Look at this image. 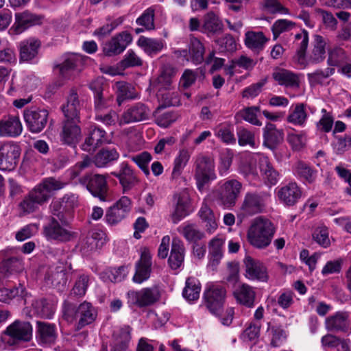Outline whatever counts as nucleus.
Instances as JSON below:
<instances>
[{
  "instance_id": "393cba45",
  "label": "nucleus",
  "mask_w": 351,
  "mask_h": 351,
  "mask_svg": "<svg viewBox=\"0 0 351 351\" xmlns=\"http://www.w3.org/2000/svg\"><path fill=\"white\" fill-rule=\"evenodd\" d=\"M243 263L247 278L261 281L267 280L266 268L261 262L254 260L250 256H246L243 260Z\"/></svg>"
},
{
  "instance_id": "f704fd0d",
  "label": "nucleus",
  "mask_w": 351,
  "mask_h": 351,
  "mask_svg": "<svg viewBox=\"0 0 351 351\" xmlns=\"http://www.w3.org/2000/svg\"><path fill=\"white\" fill-rule=\"evenodd\" d=\"M223 25L218 16L213 12L204 15L201 32L208 36L219 34L223 30Z\"/></svg>"
},
{
  "instance_id": "bf43d9fd",
  "label": "nucleus",
  "mask_w": 351,
  "mask_h": 351,
  "mask_svg": "<svg viewBox=\"0 0 351 351\" xmlns=\"http://www.w3.org/2000/svg\"><path fill=\"white\" fill-rule=\"evenodd\" d=\"M178 231L189 241L197 243L201 240L204 234L202 232L197 229L195 225L189 224L178 228Z\"/></svg>"
},
{
  "instance_id": "20e7f679",
  "label": "nucleus",
  "mask_w": 351,
  "mask_h": 351,
  "mask_svg": "<svg viewBox=\"0 0 351 351\" xmlns=\"http://www.w3.org/2000/svg\"><path fill=\"white\" fill-rule=\"evenodd\" d=\"M194 179L197 190L202 193L211 182L217 179L214 159L199 154L195 158Z\"/></svg>"
},
{
  "instance_id": "4be33fe9",
  "label": "nucleus",
  "mask_w": 351,
  "mask_h": 351,
  "mask_svg": "<svg viewBox=\"0 0 351 351\" xmlns=\"http://www.w3.org/2000/svg\"><path fill=\"white\" fill-rule=\"evenodd\" d=\"M350 326L349 314L344 311H338L325 321L326 329L334 332H346L350 330Z\"/></svg>"
},
{
  "instance_id": "a18cd8bd",
  "label": "nucleus",
  "mask_w": 351,
  "mask_h": 351,
  "mask_svg": "<svg viewBox=\"0 0 351 351\" xmlns=\"http://www.w3.org/2000/svg\"><path fill=\"white\" fill-rule=\"evenodd\" d=\"M49 209L51 213L50 217H55L60 222H70L73 219V213L60 199L53 201L50 204Z\"/></svg>"
},
{
  "instance_id": "338daca9",
  "label": "nucleus",
  "mask_w": 351,
  "mask_h": 351,
  "mask_svg": "<svg viewBox=\"0 0 351 351\" xmlns=\"http://www.w3.org/2000/svg\"><path fill=\"white\" fill-rule=\"evenodd\" d=\"M90 281V276L84 274L79 275L72 289V293L77 296L84 295L87 291Z\"/></svg>"
},
{
  "instance_id": "864d4df0",
  "label": "nucleus",
  "mask_w": 351,
  "mask_h": 351,
  "mask_svg": "<svg viewBox=\"0 0 351 351\" xmlns=\"http://www.w3.org/2000/svg\"><path fill=\"white\" fill-rule=\"evenodd\" d=\"M128 274L127 266H120L117 268H112L101 274V278L105 282H121L125 279Z\"/></svg>"
},
{
  "instance_id": "a19ab883",
  "label": "nucleus",
  "mask_w": 351,
  "mask_h": 351,
  "mask_svg": "<svg viewBox=\"0 0 351 351\" xmlns=\"http://www.w3.org/2000/svg\"><path fill=\"white\" fill-rule=\"evenodd\" d=\"M272 76L274 79L281 86L286 87L298 88L300 86L299 79L297 75L286 70L277 69L274 71Z\"/></svg>"
},
{
  "instance_id": "cd10ccee",
  "label": "nucleus",
  "mask_w": 351,
  "mask_h": 351,
  "mask_svg": "<svg viewBox=\"0 0 351 351\" xmlns=\"http://www.w3.org/2000/svg\"><path fill=\"white\" fill-rule=\"evenodd\" d=\"M284 132L282 130H279L276 125L267 123L263 128V145L274 149L283 141Z\"/></svg>"
},
{
  "instance_id": "4468645a",
  "label": "nucleus",
  "mask_w": 351,
  "mask_h": 351,
  "mask_svg": "<svg viewBox=\"0 0 351 351\" xmlns=\"http://www.w3.org/2000/svg\"><path fill=\"white\" fill-rule=\"evenodd\" d=\"M326 39L323 36L316 34L314 36L313 47L308 56H304V64H300L301 69H304L309 65L318 64L323 62L326 57Z\"/></svg>"
},
{
  "instance_id": "bb28decb",
  "label": "nucleus",
  "mask_w": 351,
  "mask_h": 351,
  "mask_svg": "<svg viewBox=\"0 0 351 351\" xmlns=\"http://www.w3.org/2000/svg\"><path fill=\"white\" fill-rule=\"evenodd\" d=\"M82 64V58L75 53L65 54L62 57V62L57 65L60 74L64 77H70L75 71H80V66Z\"/></svg>"
},
{
  "instance_id": "5701e85b",
  "label": "nucleus",
  "mask_w": 351,
  "mask_h": 351,
  "mask_svg": "<svg viewBox=\"0 0 351 351\" xmlns=\"http://www.w3.org/2000/svg\"><path fill=\"white\" fill-rule=\"evenodd\" d=\"M5 334L12 337L14 341L30 340L32 336V327L27 322L16 320L7 327Z\"/></svg>"
},
{
  "instance_id": "58836bf2",
  "label": "nucleus",
  "mask_w": 351,
  "mask_h": 351,
  "mask_svg": "<svg viewBox=\"0 0 351 351\" xmlns=\"http://www.w3.org/2000/svg\"><path fill=\"white\" fill-rule=\"evenodd\" d=\"M40 45V42L34 38H29L21 42L19 45L20 60L26 62L34 58L38 54Z\"/></svg>"
},
{
  "instance_id": "c9c22d12",
  "label": "nucleus",
  "mask_w": 351,
  "mask_h": 351,
  "mask_svg": "<svg viewBox=\"0 0 351 351\" xmlns=\"http://www.w3.org/2000/svg\"><path fill=\"white\" fill-rule=\"evenodd\" d=\"M307 118L306 105L303 103H298L293 105L289 109L287 121L295 126H304Z\"/></svg>"
},
{
  "instance_id": "680f3d73",
  "label": "nucleus",
  "mask_w": 351,
  "mask_h": 351,
  "mask_svg": "<svg viewBox=\"0 0 351 351\" xmlns=\"http://www.w3.org/2000/svg\"><path fill=\"white\" fill-rule=\"evenodd\" d=\"M25 289L22 285L13 289L3 288L0 289V301L9 303L15 297H25Z\"/></svg>"
},
{
  "instance_id": "f03ea898",
  "label": "nucleus",
  "mask_w": 351,
  "mask_h": 351,
  "mask_svg": "<svg viewBox=\"0 0 351 351\" xmlns=\"http://www.w3.org/2000/svg\"><path fill=\"white\" fill-rule=\"evenodd\" d=\"M276 228L268 219L263 217L255 218L247 231L249 243L257 249L268 247L274 238Z\"/></svg>"
},
{
  "instance_id": "6e6552de",
  "label": "nucleus",
  "mask_w": 351,
  "mask_h": 351,
  "mask_svg": "<svg viewBox=\"0 0 351 351\" xmlns=\"http://www.w3.org/2000/svg\"><path fill=\"white\" fill-rule=\"evenodd\" d=\"M21 152L19 145L14 141L0 143V170H14L19 163Z\"/></svg>"
},
{
  "instance_id": "69168bd1",
  "label": "nucleus",
  "mask_w": 351,
  "mask_h": 351,
  "mask_svg": "<svg viewBox=\"0 0 351 351\" xmlns=\"http://www.w3.org/2000/svg\"><path fill=\"white\" fill-rule=\"evenodd\" d=\"M321 342L324 347L335 348L337 346H341V351H350L348 343L346 340L341 339L331 334H328L322 337Z\"/></svg>"
},
{
  "instance_id": "473e14b6",
  "label": "nucleus",
  "mask_w": 351,
  "mask_h": 351,
  "mask_svg": "<svg viewBox=\"0 0 351 351\" xmlns=\"http://www.w3.org/2000/svg\"><path fill=\"white\" fill-rule=\"evenodd\" d=\"M293 44L296 47V52L293 56V61L298 66L304 64V56L308 45V32L306 29L301 30L294 36Z\"/></svg>"
},
{
  "instance_id": "f3484780",
  "label": "nucleus",
  "mask_w": 351,
  "mask_h": 351,
  "mask_svg": "<svg viewBox=\"0 0 351 351\" xmlns=\"http://www.w3.org/2000/svg\"><path fill=\"white\" fill-rule=\"evenodd\" d=\"M104 82L102 78H97L92 81L89 88L94 93V108L95 114L101 112L110 107L112 101V97L104 93Z\"/></svg>"
},
{
  "instance_id": "0e129e2a",
  "label": "nucleus",
  "mask_w": 351,
  "mask_h": 351,
  "mask_svg": "<svg viewBox=\"0 0 351 351\" xmlns=\"http://www.w3.org/2000/svg\"><path fill=\"white\" fill-rule=\"evenodd\" d=\"M154 14L155 9L153 7L148 8L137 18L136 24L144 27L147 30L154 29Z\"/></svg>"
},
{
  "instance_id": "9d476101",
  "label": "nucleus",
  "mask_w": 351,
  "mask_h": 351,
  "mask_svg": "<svg viewBox=\"0 0 351 351\" xmlns=\"http://www.w3.org/2000/svg\"><path fill=\"white\" fill-rule=\"evenodd\" d=\"M128 303L139 308L149 306L155 304L160 297L156 287H147L139 291H129L127 293Z\"/></svg>"
},
{
  "instance_id": "f257e3e1",
  "label": "nucleus",
  "mask_w": 351,
  "mask_h": 351,
  "mask_svg": "<svg viewBox=\"0 0 351 351\" xmlns=\"http://www.w3.org/2000/svg\"><path fill=\"white\" fill-rule=\"evenodd\" d=\"M66 184L60 180L50 177L36 185L27 193L19 204V208L23 215L36 212L40 206L47 203L52 192L62 189Z\"/></svg>"
},
{
  "instance_id": "3c124183",
  "label": "nucleus",
  "mask_w": 351,
  "mask_h": 351,
  "mask_svg": "<svg viewBox=\"0 0 351 351\" xmlns=\"http://www.w3.org/2000/svg\"><path fill=\"white\" fill-rule=\"evenodd\" d=\"M200 290L199 281L194 278H188L182 291V295L189 302L195 301L199 298Z\"/></svg>"
},
{
  "instance_id": "052dcab7",
  "label": "nucleus",
  "mask_w": 351,
  "mask_h": 351,
  "mask_svg": "<svg viewBox=\"0 0 351 351\" xmlns=\"http://www.w3.org/2000/svg\"><path fill=\"white\" fill-rule=\"evenodd\" d=\"M23 269L21 261L12 257L5 261L0 266V276L5 277L9 274L18 272Z\"/></svg>"
},
{
  "instance_id": "2f4dec72",
  "label": "nucleus",
  "mask_w": 351,
  "mask_h": 351,
  "mask_svg": "<svg viewBox=\"0 0 351 351\" xmlns=\"http://www.w3.org/2000/svg\"><path fill=\"white\" fill-rule=\"evenodd\" d=\"M65 119L80 121V111L81 110L78 95L75 90H71L65 105L62 107Z\"/></svg>"
},
{
  "instance_id": "5fc2aeb1",
  "label": "nucleus",
  "mask_w": 351,
  "mask_h": 351,
  "mask_svg": "<svg viewBox=\"0 0 351 351\" xmlns=\"http://www.w3.org/2000/svg\"><path fill=\"white\" fill-rule=\"evenodd\" d=\"M191 156V152L187 149H180L178 155L174 160V167L172 171V176L174 178L181 175L183 169L187 165Z\"/></svg>"
},
{
  "instance_id": "412c9836",
  "label": "nucleus",
  "mask_w": 351,
  "mask_h": 351,
  "mask_svg": "<svg viewBox=\"0 0 351 351\" xmlns=\"http://www.w3.org/2000/svg\"><path fill=\"white\" fill-rule=\"evenodd\" d=\"M136 271L133 276V281L141 284L150 277L152 271L151 255L147 249H144L141 254L140 259L135 265Z\"/></svg>"
},
{
  "instance_id": "a211bd4d",
  "label": "nucleus",
  "mask_w": 351,
  "mask_h": 351,
  "mask_svg": "<svg viewBox=\"0 0 351 351\" xmlns=\"http://www.w3.org/2000/svg\"><path fill=\"white\" fill-rule=\"evenodd\" d=\"M132 37L127 32H123L113 36L103 47V51L107 56H113L122 53L132 42Z\"/></svg>"
},
{
  "instance_id": "7c9ffc66",
  "label": "nucleus",
  "mask_w": 351,
  "mask_h": 351,
  "mask_svg": "<svg viewBox=\"0 0 351 351\" xmlns=\"http://www.w3.org/2000/svg\"><path fill=\"white\" fill-rule=\"evenodd\" d=\"M185 248L184 243L178 237H173L168 263L173 269L180 268L184 263Z\"/></svg>"
},
{
  "instance_id": "79ce46f5",
  "label": "nucleus",
  "mask_w": 351,
  "mask_h": 351,
  "mask_svg": "<svg viewBox=\"0 0 351 351\" xmlns=\"http://www.w3.org/2000/svg\"><path fill=\"white\" fill-rule=\"evenodd\" d=\"M176 73V71L173 66L170 65L164 66L160 75L152 81L153 88L156 90H158L160 87L171 88L172 78Z\"/></svg>"
},
{
  "instance_id": "f8f14e48",
  "label": "nucleus",
  "mask_w": 351,
  "mask_h": 351,
  "mask_svg": "<svg viewBox=\"0 0 351 351\" xmlns=\"http://www.w3.org/2000/svg\"><path fill=\"white\" fill-rule=\"evenodd\" d=\"M80 121L64 119L61 123L59 138L61 143L75 148L82 139Z\"/></svg>"
},
{
  "instance_id": "4c0bfd02",
  "label": "nucleus",
  "mask_w": 351,
  "mask_h": 351,
  "mask_svg": "<svg viewBox=\"0 0 351 351\" xmlns=\"http://www.w3.org/2000/svg\"><path fill=\"white\" fill-rule=\"evenodd\" d=\"M45 279L48 285L59 289L66 285L68 280L66 270L60 266L51 269Z\"/></svg>"
},
{
  "instance_id": "c756f323",
  "label": "nucleus",
  "mask_w": 351,
  "mask_h": 351,
  "mask_svg": "<svg viewBox=\"0 0 351 351\" xmlns=\"http://www.w3.org/2000/svg\"><path fill=\"white\" fill-rule=\"evenodd\" d=\"M36 325V337L38 341L43 344L55 343L58 337L56 326L45 322H37Z\"/></svg>"
},
{
  "instance_id": "aec40b11",
  "label": "nucleus",
  "mask_w": 351,
  "mask_h": 351,
  "mask_svg": "<svg viewBox=\"0 0 351 351\" xmlns=\"http://www.w3.org/2000/svg\"><path fill=\"white\" fill-rule=\"evenodd\" d=\"M23 125L19 116H4L0 120V136L16 138L21 134Z\"/></svg>"
},
{
  "instance_id": "13d9d810",
  "label": "nucleus",
  "mask_w": 351,
  "mask_h": 351,
  "mask_svg": "<svg viewBox=\"0 0 351 351\" xmlns=\"http://www.w3.org/2000/svg\"><path fill=\"white\" fill-rule=\"evenodd\" d=\"M119 95L117 96V101L121 105L123 100L134 99L138 97V94L135 92L134 88L130 84L125 82H118L117 84Z\"/></svg>"
},
{
  "instance_id": "8fccbe9b",
  "label": "nucleus",
  "mask_w": 351,
  "mask_h": 351,
  "mask_svg": "<svg viewBox=\"0 0 351 351\" xmlns=\"http://www.w3.org/2000/svg\"><path fill=\"white\" fill-rule=\"evenodd\" d=\"M224 239L221 237H216L209 243V254L210 256V265L216 267L222 258V245Z\"/></svg>"
},
{
  "instance_id": "ddd939ff",
  "label": "nucleus",
  "mask_w": 351,
  "mask_h": 351,
  "mask_svg": "<svg viewBox=\"0 0 351 351\" xmlns=\"http://www.w3.org/2000/svg\"><path fill=\"white\" fill-rule=\"evenodd\" d=\"M226 291L220 285H211L204 293V299L207 308L214 315H219L223 308Z\"/></svg>"
},
{
  "instance_id": "a878e982",
  "label": "nucleus",
  "mask_w": 351,
  "mask_h": 351,
  "mask_svg": "<svg viewBox=\"0 0 351 351\" xmlns=\"http://www.w3.org/2000/svg\"><path fill=\"white\" fill-rule=\"evenodd\" d=\"M15 19V23L11 29H14L17 34L32 26L41 23V17L28 10L16 13Z\"/></svg>"
},
{
  "instance_id": "603ef678",
  "label": "nucleus",
  "mask_w": 351,
  "mask_h": 351,
  "mask_svg": "<svg viewBox=\"0 0 351 351\" xmlns=\"http://www.w3.org/2000/svg\"><path fill=\"white\" fill-rule=\"evenodd\" d=\"M131 330L132 329L129 326L123 327L121 329L119 337L112 345L110 351H128Z\"/></svg>"
},
{
  "instance_id": "37998d69",
  "label": "nucleus",
  "mask_w": 351,
  "mask_h": 351,
  "mask_svg": "<svg viewBox=\"0 0 351 351\" xmlns=\"http://www.w3.org/2000/svg\"><path fill=\"white\" fill-rule=\"evenodd\" d=\"M119 154L115 148H103L95 156L93 162L97 167H104L118 160Z\"/></svg>"
},
{
  "instance_id": "9b49d317",
  "label": "nucleus",
  "mask_w": 351,
  "mask_h": 351,
  "mask_svg": "<svg viewBox=\"0 0 351 351\" xmlns=\"http://www.w3.org/2000/svg\"><path fill=\"white\" fill-rule=\"evenodd\" d=\"M191 210V197L187 189L176 192L173 195V211L171 214V221L176 224L188 216Z\"/></svg>"
},
{
  "instance_id": "2eb2a0df",
  "label": "nucleus",
  "mask_w": 351,
  "mask_h": 351,
  "mask_svg": "<svg viewBox=\"0 0 351 351\" xmlns=\"http://www.w3.org/2000/svg\"><path fill=\"white\" fill-rule=\"evenodd\" d=\"M49 112L45 109H30L24 112V119L27 128L32 133H39L46 126Z\"/></svg>"
},
{
  "instance_id": "72a5a7b5",
  "label": "nucleus",
  "mask_w": 351,
  "mask_h": 351,
  "mask_svg": "<svg viewBox=\"0 0 351 351\" xmlns=\"http://www.w3.org/2000/svg\"><path fill=\"white\" fill-rule=\"evenodd\" d=\"M268 40L263 32L247 31L245 34L244 43L251 51L259 53Z\"/></svg>"
},
{
  "instance_id": "6e6d98bb",
  "label": "nucleus",
  "mask_w": 351,
  "mask_h": 351,
  "mask_svg": "<svg viewBox=\"0 0 351 351\" xmlns=\"http://www.w3.org/2000/svg\"><path fill=\"white\" fill-rule=\"evenodd\" d=\"M259 106L246 107L237 112V117H240L245 121L256 126H261L262 122L258 119V114L260 112Z\"/></svg>"
},
{
  "instance_id": "c03bdc74",
  "label": "nucleus",
  "mask_w": 351,
  "mask_h": 351,
  "mask_svg": "<svg viewBox=\"0 0 351 351\" xmlns=\"http://www.w3.org/2000/svg\"><path fill=\"white\" fill-rule=\"evenodd\" d=\"M234 295L237 302L247 307H251L254 305L255 292L253 288L248 285L243 284L240 285L234 291Z\"/></svg>"
},
{
  "instance_id": "dca6fc26",
  "label": "nucleus",
  "mask_w": 351,
  "mask_h": 351,
  "mask_svg": "<svg viewBox=\"0 0 351 351\" xmlns=\"http://www.w3.org/2000/svg\"><path fill=\"white\" fill-rule=\"evenodd\" d=\"M149 108L143 103L138 102L129 106L121 114L119 125L136 123L148 119Z\"/></svg>"
},
{
  "instance_id": "774afa93",
  "label": "nucleus",
  "mask_w": 351,
  "mask_h": 351,
  "mask_svg": "<svg viewBox=\"0 0 351 351\" xmlns=\"http://www.w3.org/2000/svg\"><path fill=\"white\" fill-rule=\"evenodd\" d=\"M239 172L245 178H256L258 177V170L256 168V161L253 158H250L243 161L239 165Z\"/></svg>"
},
{
  "instance_id": "e2e57ef3",
  "label": "nucleus",
  "mask_w": 351,
  "mask_h": 351,
  "mask_svg": "<svg viewBox=\"0 0 351 351\" xmlns=\"http://www.w3.org/2000/svg\"><path fill=\"white\" fill-rule=\"evenodd\" d=\"M346 60L345 51L339 47H333L328 50L327 64L330 67L339 66Z\"/></svg>"
},
{
  "instance_id": "39448f33",
  "label": "nucleus",
  "mask_w": 351,
  "mask_h": 351,
  "mask_svg": "<svg viewBox=\"0 0 351 351\" xmlns=\"http://www.w3.org/2000/svg\"><path fill=\"white\" fill-rule=\"evenodd\" d=\"M242 189V184L236 179L218 183V189L213 191L217 204L223 208L234 206Z\"/></svg>"
},
{
  "instance_id": "423d86ee",
  "label": "nucleus",
  "mask_w": 351,
  "mask_h": 351,
  "mask_svg": "<svg viewBox=\"0 0 351 351\" xmlns=\"http://www.w3.org/2000/svg\"><path fill=\"white\" fill-rule=\"evenodd\" d=\"M70 222H60L55 217H50L43 226V234L49 241L66 243L74 239L77 235L71 230Z\"/></svg>"
},
{
  "instance_id": "e433bc0d",
  "label": "nucleus",
  "mask_w": 351,
  "mask_h": 351,
  "mask_svg": "<svg viewBox=\"0 0 351 351\" xmlns=\"http://www.w3.org/2000/svg\"><path fill=\"white\" fill-rule=\"evenodd\" d=\"M156 90V96L160 103L158 108L176 106L180 104L178 93L175 89L160 87V88Z\"/></svg>"
},
{
  "instance_id": "0eeeda50",
  "label": "nucleus",
  "mask_w": 351,
  "mask_h": 351,
  "mask_svg": "<svg viewBox=\"0 0 351 351\" xmlns=\"http://www.w3.org/2000/svg\"><path fill=\"white\" fill-rule=\"evenodd\" d=\"M267 191H251L245 193L241 210L245 215H254L263 212L270 197Z\"/></svg>"
},
{
  "instance_id": "ea45409f",
  "label": "nucleus",
  "mask_w": 351,
  "mask_h": 351,
  "mask_svg": "<svg viewBox=\"0 0 351 351\" xmlns=\"http://www.w3.org/2000/svg\"><path fill=\"white\" fill-rule=\"evenodd\" d=\"M260 170L263 178L269 185H275L279 180L278 172L273 167L268 157L261 156L258 160Z\"/></svg>"
},
{
  "instance_id": "c85d7f7f",
  "label": "nucleus",
  "mask_w": 351,
  "mask_h": 351,
  "mask_svg": "<svg viewBox=\"0 0 351 351\" xmlns=\"http://www.w3.org/2000/svg\"><path fill=\"white\" fill-rule=\"evenodd\" d=\"M113 175L117 178L123 187V193L130 191L138 182L134 171L126 162H122L120 165V171L119 173H113Z\"/></svg>"
},
{
  "instance_id": "49530a36",
  "label": "nucleus",
  "mask_w": 351,
  "mask_h": 351,
  "mask_svg": "<svg viewBox=\"0 0 351 351\" xmlns=\"http://www.w3.org/2000/svg\"><path fill=\"white\" fill-rule=\"evenodd\" d=\"M32 308L34 314L43 318L50 319L54 313L53 305L45 298L34 300Z\"/></svg>"
},
{
  "instance_id": "6ab92c4d",
  "label": "nucleus",
  "mask_w": 351,
  "mask_h": 351,
  "mask_svg": "<svg viewBox=\"0 0 351 351\" xmlns=\"http://www.w3.org/2000/svg\"><path fill=\"white\" fill-rule=\"evenodd\" d=\"M109 142L106 132L99 126L93 125L82 145V149L88 152H93L98 147Z\"/></svg>"
},
{
  "instance_id": "7ed1b4c3",
  "label": "nucleus",
  "mask_w": 351,
  "mask_h": 351,
  "mask_svg": "<svg viewBox=\"0 0 351 351\" xmlns=\"http://www.w3.org/2000/svg\"><path fill=\"white\" fill-rule=\"evenodd\" d=\"M62 313L64 319L68 322L77 321L76 328L77 330L92 324L97 316L95 308L87 302L76 305L65 301L62 305Z\"/></svg>"
},
{
  "instance_id": "4d7b16f0",
  "label": "nucleus",
  "mask_w": 351,
  "mask_h": 351,
  "mask_svg": "<svg viewBox=\"0 0 351 351\" xmlns=\"http://www.w3.org/2000/svg\"><path fill=\"white\" fill-rule=\"evenodd\" d=\"M205 49L203 44L197 38L191 40L189 47L190 60L195 64H199L204 60Z\"/></svg>"
},
{
  "instance_id": "b1692460",
  "label": "nucleus",
  "mask_w": 351,
  "mask_h": 351,
  "mask_svg": "<svg viewBox=\"0 0 351 351\" xmlns=\"http://www.w3.org/2000/svg\"><path fill=\"white\" fill-rule=\"evenodd\" d=\"M277 196L287 206H293L302 197V191L295 182H289L278 190Z\"/></svg>"
},
{
  "instance_id": "09e8293b",
  "label": "nucleus",
  "mask_w": 351,
  "mask_h": 351,
  "mask_svg": "<svg viewBox=\"0 0 351 351\" xmlns=\"http://www.w3.org/2000/svg\"><path fill=\"white\" fill-rule=\"evenodd\" d=\"M293 172L308 183H313L317 177V171L308 164L300 160L296 162L293 166Z\"/></svg>"
},
{
  "instance_id": "de8ad7c7",
  "label": "nucleus",
  "mask_w": 351,
  "mask_h": 351,
  "mask_svg": "<svg viewBox=\"0 0 351 351\" xmlns=\"http://www.w3.org/2000/svg\"><path fill=\"white\" fill-rule=\"evenodd\" d=\"M137 45L142 48L146 53L150 56L157 54L164 47L162 40L149 38L145 36H140L137 41Z\"/></svg>"
},
{
  "instance_id": "1a4fd4ad",
  "label": "nucleus",
  "mask_w": 351,
  "mask_h": 351,
  "mask_svg": "<svg viewBox=\"0 0 351 351\" xmlns=\"http://www.w3.org/2000/svg\"><path fill=\"white\" fill-rule=\"evenodd\" d=\"M80 183L95 197L106 201L108 193L107 176L101 174H86L80 178Z\"/></svg>"
}]
</instances>
